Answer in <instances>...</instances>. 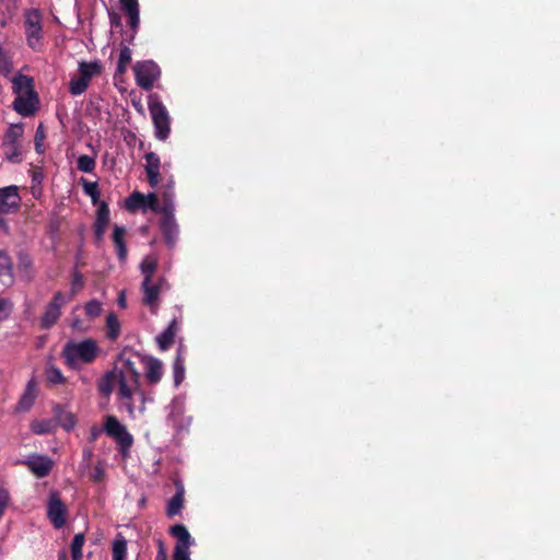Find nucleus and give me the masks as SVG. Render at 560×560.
Returning <instances> with one entry per match:
<instances>
[{
	"mask_svg": "<svg viewBox=\"0 0 560 560\" xmlns=\"http://www.w3.org/2000/svg\"><path fill=\"white\" fill-rule=\"evenodd\" d=\"M104 431L117 442L122 455L129 452L133 443V438L128 432L127 428L119 422L116 416L108 415L105 417Z\"/></svg>",
	"mask_w": 560,
	"mask_h": 560,
	"instance_id": "nucleus-6",
	"label": "nucleus"
},
{
	"mask_svg": "<svg viewBox=\"0 0 560 560\" xmlns=\"http://www.w3.org/2000/svg\"><path fill=\"white\" fill-rule=\"evenodd\" d=\"M9 502V492L0 487V516H2Z\"/></svg>",
	"mask_w": 560,
	"mask_h": 560,
	"instance_id": "nucleus-48",
	"label": "nucleus"
},
{
	"mask_svg": "<svg viewBox=\"0 0 560 560\" xmlns=\"http://www.w3.org/2000/svg\"><path fill=\"white\" fill-rule=\"evenodd\" d=\"M177 330V322L176 319H173L167 326V328L156 337L158 346L162 351L170 349L171 346L174 343V338Z\"/></svg>",
	"mask_w": 560,
	"mask_h": 560,
	"instance_id": "nucleus-21",
	"label": "nucleus"
},
{
	"mask_svg": "<svg viewBox=\"0 0 560 560\" xmlns=\"http://www.w3.org/2000/svg\"><path fill=\"white\" fill-rule=\"evenodd\" d=\"M174 384L178 386L185 378V360L178 349L176 358L173 362Z\"/></svg>",
	"mask_w": 560,
	"mask_h": 560,
	"instance_id": "nucleus-30",
	"label": "nucleus"
},
{
	"mask_svg": "<svg viewBox=\"0 0 560 560\" xmlns=\"http://www.w3.org/2000/svg\"><path fill=\"white\" fill-rule=\"evenodd\" d=\"M12 90L16 96L36 93L33 79L24 74H18L12 79Z\"/></svg>",
	"mask_w": 560,
	"mask_h": 560,
	"instance_id": "nucleus-18",
	"label": "nucleus"
},
{
	"mask_svg": "<svg viewBox=\"0 0 560 560\" xmlns=\"http://www.w3.org/2000/svg\"><path fill=\"white\" fill-rule=\"evenodd\" d=\"M100 354L96 340L69 341L61 351L65 364L71 370H79L81 364L93 363Z\"/></svg>",
	"mask_w": 560,
	"mask_h": 560,
	"instance_id": "nucleus-2",
	"label": "nucleus"
},
{
	"mask_svg": "<svg viewBox=\"0 0 560 560\" xmlns=\"http://www.w3.org/2000/svg\"><path fill=\"white\" fill-rule=\"evenodd\" d=\"M126 229L115 225L113 231V242L117 249V256L120 261H125L127 257V246L125 243Z\"/></svg>",
	"mask_w": 560,
	"mask_h": 560,
	"instance_id": "nucleus-24",
	"label": "nucleus"
},
{
	"mask_svg": "<svg viewBox=\"0 0 560 560\" xmlns=\"http://www.w3.org/2000/svg\"><path fill=\"white\" fill-rule=\"evenodd\" d=\"M107 225L96 224L94 223V235L96 242H101L104 237Z\"/></svg>",
	"mask_w": 560,
	"mask_h": 560,
	"instance_id": "nucleus-52",
	"label": "nucleus"
},
{
	"mask_svg": "<svg viewBox=\"0 0 560 560\" xmlns=\"http://www.w3.org/2000/svg\"><path fill=\"white\" fill-rule=\"evenodd\" d=\"M0 282L5 287L13 283L12 261L3 250H0Z\"/></svg>",
	"mask_w": 560,
	"mask_h": 560,
	"instance_id": "nucleus-23",
	"label": "nucleus"
},
{
	"mask_svg": "<svg viewBox=\"0 0 560 560\" xmlns=\"http://www.w3.org/2000/svg\"><path fill=\"white\" fill-rule=\"evenodd\" d=\"M173 560H191L189 558V549L174 548Z\"/></svg>",
	"mask_w": 560,
	"mask_h": 560,
	"instance_id": "nucleus-47",
	"label": "nucleus"
},
{
	"mask_svg": "<svg viewBox=\"0 0 560 560\" xmlns=\"http://www.w3.org/2000/svg\"><path fill=\"white\" fill-rule=\"evenodd\" d=\"M170 534L177 539L175 547H179L182 549H189L192 544L191 536L187 530L186 526L183 524L173 525L170 528Z\"/></svg>",
	"mask_w": 560,
	"mask_h": 560,
	"instance_id": "nucleus-22",
	"label": "nucleus"
},
{
	"mask_svg": "<svg viewBox=\"0 0 560 560\" xmlns=\"http://www.w3.org/2000/svg\"><path fill=\"white\" fill-rule=\"evenodd\" d=\"M175 488L176 492L175 494L170 499L166 506V515L168 517H174L175 515H178L184 508V495H185V489L180 481H175Z\"/></svg>",
	"mask_w": 560,
	"mask_h": 560,
	"instance_id": "nucleus-16",
	"label": "nucleus"
},
{
	"mask_svg": "<svg viewBox=\"0 0 560 560\" xmlns=\"http://www.w3.org/2000/svg\"><path fill=\"white\" fill-rule=\"evenodd\" d=\"M120 335V323L115 313H109L106 317V337L115 341Z\"/></svg>",
	"mask_w": 560,
	"mask_h": 560,
	"instance_id": "nucleus-27",
	"label": "nucleus"
},
{
	"mask_svg": "<svg viewBox=\"0 0 560 560\" xmlns=\"http://www.w3.org/2000/svg\"><path fill=\"white\" fill-rule=\"evenodd\" d=\"M4 153L9 161L11 162H19L20 161V144H13V145H3Z\"/></svg>",
	"mask_w": 560,
	"mask_h": 560,
	"instance_id": "nucleus-39",
	"label": "nucleus"
},
{
	"mask_svg": "<svg viewBox=\"0 0 560 560\" xmlns=\"http://www.w3.org/2000/svg\"><path fill=\"white\" fill-rule=\"evenodd\" d=\"M118 304L120 307H126V299H125V294L124 293H120L119 298H118Z\"/></svg>",
	"mask_w": 560,
	"mask_h": 560,
	"instance_id": "nucleus-56",
	"label": "nucleus"
},
{
	"mask_svg": "<svg viewBox=\"0 0 560 560\" xmlns=\"http://www.w3.org/2000/svg\"><path fill=\"white\" fill-rule=\"evenodd\" d=\"M46 380L52 385L65 384L67 382L61 370L55 365H50L46 369Z\"/></svg>",
	"mask_w": 560,
	"mask_h": 560,
	"instance_id": "nucleus-32",
	"label": "nucleus"
},
{
	"mask_svg": "<svg viewBox=\"0 0 560 560\" xmlns=\"http://www.w3.org/2000/svg\"><path fill=\"white\" fill-rule=\"evenodd\" d=\"M125 205L126 209L130 212H135L139 209H150L153 211L158 209V196L154 192L143 195L139 191H133L126 199Z\"/></svg>",
	"mask_w": 560,
	"mask_h": 560,
	"instance_id": "nucleus-11",
	"label": "nucleus"
},
{
	"mask_svg": "<svg viewBox=\"0 0 560 560\" xmlns=\"http://www.w3.org/2000/svg\"><path fill=\"white\" fill-rule=\"evenodd\" d=\"M20 206L21 197L16 186L0 188V214L15 212Z\"/></svg>",
	"mask_w": 560,
	"mask_h": 560,
	"instance_id": "nucleus-12",
	"label": "nucleus"
},
{
	"mask_svg": "<svg viewBox=\"0 0 560 560\" xmlns=\"http://www.w3.org/2000/svg\"><path fill=\"white\" fill-rule=\"evenodd\" d=\"M144 159H145V173L160 172L161 161L156 153L148 152V153H145Z\"/></svg>",
	"mask_w": 560,
	"mask_h": 560,
	"instance_id": "nucleus-37",
	"label": "nucleus"
},
{
	"mask_svg": "<svg viewBox=\"0 0 560 560\" xmlns=\"http://www.w3.org/2000/svg\"><path fill=\"white\" fill-rule=\"evenodd\" d=\"M164 191H168V192L174 191V180L173 179L168 180V183L165 186V190Z\"/></svg>",
	"mask_w": 560,
	"mask_h": 560,
	"instance_id": "nucleus-55",
	"label": "nucleus"
},
{
	"mask_svg": "<svg viewBox=\"0 0 560 560\" xmlns=\"http://www.w3.org/2000/svg\"><path fill=\"white\" fill-rule=\"evenodd\" d=\"M125 12L136 11L139 9L138 0H119Z\"/></svg>",
	"mask_w": 560,
	"mask_h": 560,
	"instance_id": "nucleus-49",
	"label": "nucleus"
},
{
	"mask_svg": "<svg viewBox=\"0 0 560 560\" xmlns=\"http://www.w3.org/2000/svg\"><path fill=\"white\" fill-rule=\"evenodd\" d=\"M127 553V542L121 538H116L113 544V560H125Z\"/></svg>",
	"mask_w": 560,
	"mask_h": 560,
	"instance_id": "nucleus-35",
	"label": "nucleus"
},
{
	"mask_svg": "<svg viewBox=\"0 0 560 560\" xmlns=\"http://www.w3.org/2000/svg\"><path fill=\"white\" fill-rule=\"evenodd\" d=\"M84 285L83 276L80 272H74L71 284L72 295L77 294Z\"/></svg>",
	"mask_w": 560,
	"mask_h": 560,
	"instance_id": "nucleus-44",
	"label": "nucleus"
},
{
	"mask_svg": "<svg viewBox=\"0 0 560 560\" xmlns=\"http://www.w3.org/2000/svg\"><path fill=\"white\" fill-rule=\"evenodd\" d=\"M23 136V125L22 124H18V125H11L4 137H3V145H13V144H19V140L20 138H22Z\"/></svg>",
	"mask_w": 560,
	"mask_h": 560,
	"instance_id": "nucleus-29",
	"label": "nucleus"
},
{
	"mask_svg": "<svg viewBox=\"0 0 560 560\" xmlns=\"http://www.w3.org/2000/svg\"><path fill=\"white\" fill-rule=\"evenodd\" d=\"M166 284L164 277H159L156 280H143L141 289L143 292L142 302L149 306L153 314H156L159 308V295L163 287Z\"/></svg>",
	"mask_w": 560,
	"mask_h": 560,
	"instance_id": "nucleus-9",
	"label": "nucleus"
},
{
	"mask_svg": "<svg viewBox=\"0 0 560 560\" xmlns=\"http://www.w3.org/2000/svg\"><path fill=\"white\" fill-rule=\"evenodd\" d=\"M32 431L36 434H45L49 431V423L45 421H35L32 423Z\"/></svg>",
	"mask_w": 560,
	"mask_h": 560,
	"instance_id": "nucleus-45",
	"label": "nucleus"
},
{
	"mask_svg": "<svg viewBox=\"0 0 560 560\" xmlns=\"http://www.w3.org/2000/svg\"><path fill=\"white\" fill-rule=\"evenodd\" d=\"M71 326L79 331H86L90 328V324H86L83 319L78 317L73 318Z\"/></svg>",
	"mask_w": 560,
	"mask_h": 560,
	"instance_id": "nucleus-50",
	"label": "nucleus"
},
{
	"mask_svg": "<svg viewBox=\"0 0 560 560\" xmlns=\"http://www.w3.org/2000/svg\"><path fill=\"white\" fill-rule=\"evenodd\" d=\"M126 14L128 15V24L132 30L136 31L140 23L139 9L136 11L126 12Z\"/></svg>",
	"mask_w": 560,
	"mask_h": 560,
	"instance_id": "nucleus-46",
	"label": "nucleus"
},
{
	"mask_svg": "<svg viewBox=\"0 0 560 560\" xmlns=\"http://www.w3.org/2000/svg\"><path fill=\"white\" fill-rule=\"evenodd\" d=\"M118 383L117 369L107 371L97 382V389L101 395L108 397L114 389L115 384Z\"/></svg>",
	"mask_w": 560,
	"mask_h": 560,
	"instance_id": "nucleus-20",
	"label": "nucleus"
},
{
	"mask_svg": "<svg viewBox=\"0 0 560 560\" xmlns=\"http://www.w3.org/2000/svg\"><path fill=\"white\" fill-rule=\"evenodd\" d=\"M145 366V377L149 384H158L163 376V363L154 357H144L141 359Z\"/></svg>",
	"mask_w": 560,
	"mask_h": 560,
	"instance_id": "nucleus-15",
	"label": "nucleus"
},
{
	"mask_svg": "<svg viewBox=\"0 0 560 560\" xmlns=\"http://www.w3.org/2000/svg\"><path fill=\"white\" fill-rule=\"evenodd\" d=\"M174 197H175L174 191H172V192L164 191L163 192V205L161 206L160 202L158 201V209L153 210V212L163 214V218L175 219L174 218V202H173Z\"/></svg>",
	"mask_w": 560,
	"mask_h": 560,
	"instance_id": "nucleus-25",
	"label": "nucleus"
},
{
	"mask_svg": "<svg viewBox=\"0 0 560 560\" xmlns=\"http://www.w3.org/2000/svg\"><path fill=\"white\" fill-rule=\"evenodd\" d=\"M85 537L83 533L75 534L71 542V556L73 560H81L82 547L84 545Z\"/></svg>",
	"mask_w": 560,
	"mask_h": 560,
	"instance_id": "nucleus-33",
	"label": "nucleus"
},
{
	"mask_svg": "<svg viewBox=\"0 0 560 560\" xmlns=\"http://www.w3.org/2000/svg\"><path fill=\"white\" fill-rule=\"evenodd\" d=\"M37 478L47 477L54 467V460L48 455L33 453L21 462Z\"/></svg>",
	"mask_w": 560,
	"mask_h": 560,
	"instance_id": "nucleus-10",
	"label": "nucleus"
},
{
	"mask_svg": "<svg viewBox=\"0 0 560 560\" xmlns=\"http://www.w3.org/2000/svg\"><path fill=\"white\" fill-rule=\"evenodd\" d=\"M60 421H61V425L62 428H65L67 431H70L71 429H73L77 424V419L75 417L68 412L66 415H63L61 418H60Z\"/></svg>",
	"mask_w": 560,
	"mask_h": 560,
	"instance_id": "nucleus-43",
	"label": "nucleus"
},
{
	"mask_svg": "<svg viewBox=\"0 0 560 560\" xmlns=\"http://www.w3.org/2000/svg\"><path fill=\"white\" fill-rule=\"evenodd\" d=\"M109 222V208L105 201H102L96 211V224L107 225Z\"/></svg>",
	"mask_w": 560,
	"mask_h": 560,
	"instance_id": "nucleus-38",
	"label": "nucleus"
},
{
	"mask_svg": "<svg viewBox=\"0 0 560 560\" xmlns=\"http://www.w3.org/2000/svg\"><path fill=\"white\" fill-rule=\"evenodd\" d=\"M133 72L137 84L145 91H150L161 75V69L153 60L136 62Z\"/></svg>",
	"mask_w": 560,
	"mask_h": 560,
	"instance_id": "nucleus-7",
	"label": "nucleus"
},
{
	"mask_svg": "<svg viewBox=\"0 0 560 560\" xmlns=\"http://www.w3.org/2000/svg\"><path fill=\"white\" fill-rule=\"evenodd\" d=\"M158 269V259L154 256H145L140 264L143 280H152Z\"/></svg>",
	"mask_w": 560,
	"mask_h": 560,
	"instance_id": "nucleus-28",
	"label": "nucleus"
},
{
	"mask_svg": "<svg viewBox=\"0 0 560 560\" xmlns=\"http://www.w3.org/2000/svg\"><path fill=\"white\" fill-rule=\"evenodd\" d=\"M83 191L91 197L93 205H96L100 199V190L96 182H89L82 179Z\"/></svg>",
	"mask_w": 560,
	"mask_h": 560,
	"instance_id": "nucleus-36",
	"label": "nucleus"
},
{
	"mask_svg": "<svg viewBox=\"0 0 560 560\" xmlns=\"http://www.w3.org/2000/svg\"><path fill=\"white\" fill-rule=\"evenodd\" d=\"M102 65L100 61H81L79 62V73L77 77L71 78L69 83V91L72 95H81L86 91L91 80L101 74Z\"/></svg>",
	"mask_w": 560,
	"mask_h": 560,
	"instance_id": "nucleus-4",
	"label": "nucleus"
},
{
	"mask_svg": "<svg viewBox=\"0 0 560 560\" xmlns=\"http://www.w3.org/2000/svg\"><path fill=\"white\" fill-rule=\"evenodd\" d=\"M83 308L85 316L89 317L90 320L100 317L103 313V304L95 299L86 302Z\"/></svg>",
	"mask_w": 560,
	"mask_h": 560,
	"instance_id": "nucleus-31",
	"label": "nucleus"
},
{
	"mask_svg": "<svg viewBox=\"0 0 560 560\" xmlns=\"http://www.w3.org/2000/svg\"><path fill=\"white\" fill-rule=\"evenodd\" d=\"M36 399V382L34 378L30 380L26 384L25 390L16 404L15 410L25 412L31 409Z\"/></svg>",
	"mask_w": 560,
	"mask_h": 560,
	"instance_id": "nucleus-17",
	"label": "nucleus"
},
{
	"mask_svg": "<svg viewBox=\"0 0 560 560\" xmlns=\"http://www.w3.org/2000/svg\"><path fill=\"white\" fill-rule=\"evenodd\" d=\"M119 365L121 366L117 370L118 374V396L121 400H124L125 406L130 415L133 413V401L132 396L135 394L141 397L142 402H144V393L140 388V378L141 375L136 368V364L130 359L120 357Z\"/></svg>",
	"mask_w": 560,
	"mask_h": 560,
	"instance_id": "nucleus-1",
	"label": "nucleus"
},
{
	"mask_svg": "<svg viewBox=\"0 0 560 560\" xmlns=\"http://www.w3.org/2000/svg\"><path fill=\"white\" fill-rule=\"evenodd\" d=\"M45 138H46V132H45L44 126L40 124L36 129L35 138H34L36 152H38V153L44 152V150L42 149V145H43V141L45 140Z\"/></svg>",
	"mask_w": 560,
	"mask_h": 560,
	"instance_id": "nucleus-41",
	"label": "nucleus"
},
{
	"mask_svg": "<svg viewBox=\"0 0 560 560\" xmlns=\"http://www.w3.org/2000/svg\"><path fill=\"white\" fill-rule=\"evenodd\" d=\"M12 71V62L9 56L0 48V73L7 75Z\"/></svg>",
	"mask_w": 560,
	"mask_h": 560,
	"instance_id": "nucleus-40",
	"label": "nucleus"
},
{
	"mask_svg": "<svg viewBox=\"0 0 560 560\" xmlns=\"http://www.w3.org/2000/svg\"><path fill=\"white\" fill-rule=\"evenodd\" d=\"M38 103L37 93L31 95H19L13 102V108L16 113L24 117L34 115L36 110V104Z\"/></svg>",
	"mask_w": 560,
	"mask_h": 560,
	"instance_id": "nucleus-14",
	"label": "nucleus"
},
{
	"mask_svg": "<svg viewBox=\"0 0 560 560\" xmlns=\"http://www.w3.org/2000/svg\"><path fill=\"white\" fill-rule=\"evenodd\" d=\"M69 301L70 299H67L61 291L56 292L40 317V327L50 329L60 318L62 306Z\"/></svg>",
	"mask_w": 560,
	"mask_h": 560,
	"instance_id": "nucleus-8",
	"label": "nucleus"
},
{
	"mask_svg": "<svg viewBox=\"0 0 560 560\" xmlns=\"http://www.w3.org/2000/svg\"><path fill=\"white\" fill-rule=\"evenodd\" d=\"M155 560H167V555L162 540H159V550Z\"/></svg>",
	"mask_w": 560,
	"mask_h": 560,
	"instance_id": "nucleus-53",
	"label": "nucleus"
},
{
	"mask_svg": "<svg viewBox=\"0 0 560 560\" xmlns=\"http://www.w3.org/2000/svg\"><path fill=\"white\" fill-rule=\"evenodd\" d=\"M58 560H68L66 551H61L58 553Z\"/></svg>",
	"mask_w": 560,
	"mask_h": 560,
	"instance_id": "nucleus-57",
	"label": "nucleus"
},
{
	"mask_svg": "<svg viewBox=\"0 0 560 560\" xmlns=\"http://www.w3.org/2000/svg\"><path fill=\"white\" fill-rule=\"evenodd\" d=\"M101 434V430L96 427H93L91 429V436H90V441L91 442H94Z\"/></svg>",
	"mask_w": 560,
	"mask_h": 560,
	"instance_id": "nucleus-54",
	"label": "nucleus"
},
{
	"mask_svg": "<svg viewBox=\"0 0 560 560\" xmlns=\"http://www.w3.org/2000/svg\"><path fill=\"white\" fill-rule=\"evenodd\" d=\"M12 311V303L7 299H0V322L7 319Z\"/></svg>",
	"mask_w": 560,
	"mask_h": 560,
	"instance_id": "nucleus-42",
	"label": "nucleus"
},
{
	"mask_svg": "<svg viewBox=\"0 0 560 560\" xmlns=\"http://www.w3.org/2000/svg\"><path fill=\"white\" fill-rule=\"evenodd\" d=\"M161 231L167 246L173 247L178 236V226L175 219L162 218Z\"/></svg>",
	"mask_w": 560,
	"mask_h": 560,
	"instance_id": "nucleus-19",
	"label": "nucleus"
},
{
	"mask_svg": "<svg viewBox=\"0 0 560 560\" xmlns=\"http://www.w3.org/2000/svg\"><path fill=\"white\" fill-rule=\"evenodd\" d=\"M160 172H148L147 173V178H148V183L151 187H156L160 183Z\"/></svg>",
	"mask_w": 560,
	"mask_h": 560,
	"instance_id": "nucleus-51",
	"label": "nucleus"
},
{
	"mask_svg": "<svg viewBox=\"0 0 560 560\" xmlns=\"http://www.w3.org/2000/svg\"><path fill=\"white\" fill-rule=\"evenodd\" d=\"M47 515L55 528L59 529L65 526L67 508L57 493H51L49 498Z\"/></svg>",
	"mask_w": 560,
	"mask_h": 560,
	"instance_id": "nucleus-13",
	"label": "nucleus"
},
{
	"mask_svg": "<svg viewBox=\"0 0 560 560\" xmlns=\"http://www.w3.org/2000/svg\"><path fill=\"white\" fill-rule=\"evenodd\" d=\"M148 107L155 128V136L160 140H165L170 136V116L166 107L156 94L149 96Z\"/></svg>",
	"mask_w": 560,
	"mask_h": 560,
	"instance_id": "nucleus-5",
	"label": "nucleus"
},
{
	"mask_svg": "<svg viewBox=\"0 0 560 560\" xmlns=\"http://www.w3.org/2000/svg\"><path fill=\"white\" fill-rule=\"evenodd\" d=\"M43 14L38 9H27L24 13V32L27 46L34 51L44 48Z\"/></svg>",
	"mask_w": 560,
	"mask_h": 560,
	"instance_id": "nucleus-3",
	"label": "nucleus"
},
{
	"mask_svg": "<svg viewBox=\"0 0 560 560\" xmlns=\"http://www.w3.org/2000/svg\"><path fill=\"white\" fill-rule=\"evenodd\" d=\"M96 166L95 159L83 154L78 158L77 167L79 171L84 173H92Z\"/></svg>",
	"mask_w": 560,
	"mask_h": 560,
	"instance_id": "nucleus-34",
	"label": "nucleus"
},
{
	"mask_svg": "<svg viewBox=\"0 0 560 560\" xmlns=\"http://www.w3.org/2000/svg\"><path fill=\"white\" fill-rule=\"evenodd\" d=\"M131 61V49L128 46L122 45L119 52V59L117 63V69L114 75V79L117 80L119 77H122L128 68L129 62Z\"/></svg>",
	"mask_w": 560,
	"mask_h": 560,
	"instance_id": "nucleus-26",
	"label": "nucleus"
}]
</instances>
